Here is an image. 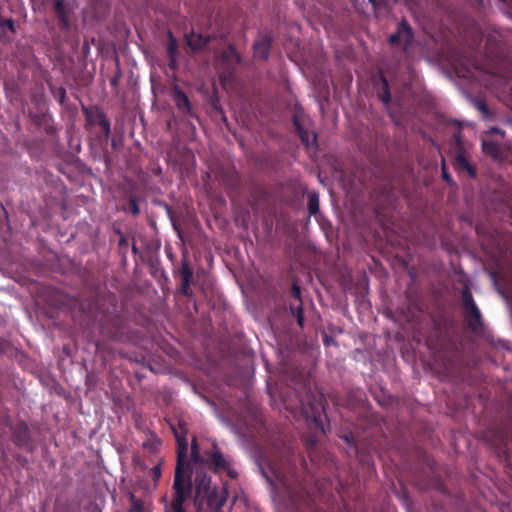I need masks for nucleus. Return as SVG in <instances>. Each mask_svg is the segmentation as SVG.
Listing matches in <instances>:
<instances>
[{"instance_id": "f257e3e1", "label": "nucleus", "mask_w": 512, "mask_h": 512, "mask_svg": "<svg viewBox=\"0 0 512 512\" xmlns=\"http://www.w3.org/2000/svg\"><path fill=\"white\" fill-rule=\"evenodd\" d=\"M175 437L178 443V459L174 473V481L172 486V495L163 496L165 512H186L184 502L191 493V484L186 482L183 474V461L187 455L186 435L175 431Z\"/></svg>"}, {"instance_id": "f03ea898", "label": "nucleus", "mask_w": 512, "mask_h": 512, "mask_svg": "<svg viewBox=\"0 0 512 512\" xmlns=\"http://www.w3.org/2000/svg\"><path fill=\"white\" fill-rule=\"evenodd\" d=\"M194 504L199 509H204V505L214 512H219L226 502V493L223 489L212 487L211 478L204 472L197 471L194 481Z\"/></svg>"}, {"instance_id": "7ed1b4c3", "label": "nucleus", "mask_w": 512, "mask_h": 512, "mask_svg": "<svg viewBox=\"0 0 512 512\" xmlns=\"http://www.w3.org/2000/svg\"><path fill=\"white\" fill-rule=\"evenodd\" d=\"M209 460L216 471H226L229 476L235 477L234 474L230 470L229 462L224 458V456L219 452L217 447L214 445V451L209 455Z\"/></svg>"}, {"instance_id": "20e7f679", "label": "nucleus", "mask_w": 512, "mask_h": 512, "mask_svg": "<svg viewBox=\"0 0 512 512\" xmlns=\"http://www.w3.org/2000/svg\"><path fill=\"white\" fill-rule=\"evenodd\" d=\"M404 38L405 43H409L412 39V31L406 22H402L399 26V31L392 34L389 38L391 44H396L400 38Z\"/></svg>"}, {"instance_id": "39448f33", "label": "nucleus", "mask_w": 512, "mask_h": 512, "mask_svg": "<svg viewBox=\"0 0 512 512\" xmlns=\"http://www.w3.org/2000/svg\"><path fill=\"white\" fill-rule=\"evenodd\" d=\"M270 47V39L267 36H262L254 43L255 55L259 58L265 59L268 56Z\"/></svg>"}, {"instance_id": "423d86ee", "label": "nucleus", "mask_w": 512, "mask_h": 512, "mask_svg": "<svg viewBox=\"0 0 512 512\" xmlns=\"http://www.w3.org/2000/svg\"><path fill=\"white\" fill-rule=\"evenodd\" d=\"M463 301L466 309L470 312L475 321L478 322L480 319V311L478 310L471 293L467 289L463 292Z\"/></svg>"}, {"instance_id": "0eeeda50", "label": "nucleus", "mask_w": 512, "mask_h": 512, "mask_svg": "<svg viewBox=\"0 0 512 512\" xmlns=\"http://www.w3.org/2000/svg\"><path fill=\"white\" fill-rule=\"evenodd\" d=\"M186 39H187L188 46L194 51L202 48L204 45H206V43L209 40L208 37H204L201 34H195V33H191L190 35H187Z\"/></svg>"}, {"instance_id": "6e6552de", "label": "nucleus", "mask_w": 512, "mask_h": 512, "mask_svg": "<svg viewBox=\"0 0 512 512\" xmlns=\"http://www.w3.org/2000/svg\"><path fill=\"white\" fill-rule=\"evenodd\" d=\"M174 101L179 109L186 111L190 110V103L187 96L178 89L174 92Z\"/></svg>"}, {"instance_id": "1a4fd4ad", "label": "nucleus", "mask_w": 512, "mask_h": 512, "mask_svg": "<svg viewBox=\"0 0 512 512\" xmlns=\"http://www.w3.org/2000/svg\"><path fill=\"white\" fill-rule=\"evenodd\" d=\"M193 273L187 264H183L181 268V278H182V291L187 294L188 287L190 285Z\"/></svg>"}, {"instance_id": "9d476101", "label": "nucleus", "mask_w": 512, "mask_h": 512, "mask_svg": "<svg viewBox=\"0 0 512 512\" xmlns=\"http://www.w3.org/2000/svg\"><path fill=\"white\" fill-rule=\"evenodd\" d=\"M191 457L195 464L202 465V464H206L208 462V459H205L204 457L201 456L199 447H198V444H197V441L195 438H193L192 443H191Z\"/></svg>"}, {"instance_id": "9b49d317", "label": "nucleus", "mask_w": 512, "mask_h": 512, "mask_svg": "<svg viewBox=\"0 0 512 512\" xmlns=\"http://www.w3.org/2000/svg\"><path fill=\"white\" fill-rule=\"evenodd\" d=\"M483 151L492 156L493 158H497L500 155V149L498 145L491 141H483L482 143Z\"/></svg>"}, {"instance_id": "f8f14e48", "label": "nucleus", "mask_w": 512, "mask_h": 512, "mask_svg": "<svg viewBox=\"0 0 512 512\" xmlns=\"http://www.w3.org/2000/svg\"><path fill=\"white\" fill-rule=\"evenodd\" d=\"M299 135L301 137L302 142L307 145H315L316 144V135L314 133H309L307 131H303L301 128H298Z\"/></svg>"}, {"instance_id": "ddd939ff", "label": "nucleus", "mask_w": 512, "mask_h": 512, "mask_svg": "<svg viewBox=\"0 0 512 512\" xmlns=\"http://www.w3.org/2000/svg\"><path fill=\"white\" fill-rule=\"evenodd\" d=\"M308 209L310 214H316L319 211V197L317 194L309 195Z\"/></svg>"}, {"instance_id": "4468645a", "label": "nucleus", "mask_w": 512, "mask_h": 512, "mask_svg": "<svg viewBox=\"0 0 512 512\" xmlns=\"http://www.w3.org/2000/svg\"><path fill=\"white\" fill-rule=\"evenodd\" d=\"M456 165L467 170L471 176L475 175L474 169L470 166L469 162L465 159L464 156L460 155L456 158Z\"/></svg>"}, {"instance_id": "2eb2a0df", "label": "nucleus", "mask_w": 512, "mask_h": 512, "mask_svg": "<svg viewBox=\"0 0 512 512\" xmlns=\"http://www.w3.org/2000/svg\"><path fill=\"white\" fill-rule=\"evenodd\" d=\"M142 509V503L137 500L134 495H131V512H141Z\"/></svg>"}, {"instance_id": "dca6fc26", "label": "nucleus", "mask_w": 512, "mask_h": 512, "mask_svg": "<svg viewBox=\"0 0 512 512\" xmlns=\"http://www.w3.org/2000/svg\"><path fill=\"white\" fill-rule=\"evenodd\" d=\"M293 313L297 316V322L298 324L302 327L303 326V321H304V316H303V309L301 306H298L297 308L295 309H292Z\"/></svg>"}, {"instance_id": "f3484780", "label": "nucleus", "mask_w": 512, "mask_h": 512, "mask_svg": "<svg viewBox=\"0 0 512 512\" xmlns=\"http://www.w3.org/2000/svg\"><path fill=\"white\" fill-rule=\"evenodd\" d=\"M0 26L2 28L7 27L11 32H15L14 21L12 19H0Z\"/></svg>"}, {"instance_id": "a211bd4d", "label": "nucleus", "mask_w": 512, "mask_h": 512, "mask_svg": "<svg viewBox=\"0 0 512 512\" xmlns=\"http://www.w3.org/2000/svg\"><path fill=\"white\" fill-rule=\"evenodd\" d=\"M55 6H56V10L59 13V15L63 18L64 21H66L64 11H63L64 10V1L57 0Z\"/></svg>"}, {"instance_id": "6ab92c4d", "label": "nucleus", "mask_w": 512, "mask_h": 512, "mask_svg": "<svg viewBox=\"0 0 512 512\" xmlns=\"http://www.w3.org/2000/svg\"><path fill=\"white\" fill-rule=\"evenodd\" d=\"M151 475L155 482L159 480V478L161 477V468L159 465H156L151 469Z\"/></svg>"}, {"instance_id": "aec40b11", "label": "nucleus", "mask_w": 512, "mask_h": 512, "mask_svg": "<svg viewBox=\"0 0 512 512\" xmlns=\"http://www.w3.org/2000/svg\"><path fill=\"white\" fill-rule=\"evenodd\" d=\"M312 409H313V417L315 418L316 412H319L321 409H323L322 403L321 402L317 403L316 407H312Z\"/></svg>"}, {"instance_id": "412c9836", "label": "nucleus", "mask_w": 512, "mask_h": 512, "mask_svg": "<svg viewBox=\"0 0 512 512\" xmlns=\"http://www.w3.org/2000/svg\"><path fill=\"white\" fill-rule=\"evenodd\" d=\"M293 295L295 298L300 300V289L296 285L293 286Z\"/></svg>"}, {"instance_id": "4be33fe9", "label": "nucleus", "mask_w": 512, "mask_h": 512, "mask_svg": "<svg viewBox=\"0 0 512 512\" xmlns=\"http://www.w3.org/2000/svg\"><path fill=\"white\" fill-rule=\"evenodd\" d=\"M131 207H132V211L134 214H137L139 212L137 204H136L135 200H133V199L131 200Z\"/></svg>"}, {"instance_id": "5701e85b", "label": "nucleus", "mask_w": 512, "mask_h": 512, "mask_svg": "<svg viewBox=\"0 0 512 512\" xmlns=\"http://www.w3.org/2000/svg\"><path fill=\"white\" fill-rule=\"evenodd\" d=\"M443 178L447 181H451V177L446 173L445 169H443Z\"/></svg>"}, {"instance_id": "b1692460", "label": "nucleus", "mask_w": 512, "mask_h": 512, "mask_svg": "<svg viewBox=\"0 0 512 512\" xmlns=\"http://www.w3.org/2000/svg\"><path fill=\"white\" fill-rule=\"evenodd\" d=\"M371 2V4L374 6V7H377L380 5V1L379 0H369Z\"/></svg>"}, {"instance_id": "393cba45", "label": "nucleus", "mask_w": 512, "mask_h": 512, "mask_svg": "<svg viewBox=\"0 0 512 512\" xmlns=\"http://www.w3.org/2000/svg\"><path fill=\"white\" fill-rule=\"evenodd\" d=\"M383 101H384L385 103H388V102H389V94H388V92H387V91L385 92V95H384V97H383Z\"/></svg>"}, {"instance_id": "a878e982", "label": "nucleus", "mask_w": 512, "mask_h": 512, "mask_svg": "<svg viewBox=\"0 0 512 512\" xmlns=\"http://www.w3.org/2000/svg\"><path fill=\"white\" fill-rule=\"evenodd\" d=\"M169 52H170L171 54H173V53H174V46H173V45H170V47H169Z\"/></svg>"}, {"instance_id": "bb28decb", "label": "nucleus", "mask_w": 512, "mask_h": 512, "mask_svg": "<svg viewBox=\"0 0 512 512\" xmlns=\"http://www.w3.org/2000/svg\"><path fill=\"white\" fill-rule=\"evenodd\" d=\"M170 66H171V67H174V66H175V61H174L173 59L171 60Z\"/></svg>"}, {"instance_id": "cd10ccee", "label": "nucleus", "mask_w": 512, "mask_h": 512, "mask_svg": "<svg viewBox=\"0 0 512 512\" xmlns=\"http://www.w3.org/2000/svg\"><path fill=\"white\" fill-rule=\"evenodd\" d=\"M331 342V339H326L325 343Z\"/></svg>"}, {"instance_id": "c85d7f7f", "label": "nucleus", "mask_w": 512, "mask_h": 512, "mask_svg": "<svg viewBox=\"0 0 512 512\" xmlns=\"http://www.w3.org/2000/svg\"><path fill=\"white\" fill-rule=\"evenodd\" d=\"M331 342V339H326L325 343Z\"/></svg>"}]
</instances>
